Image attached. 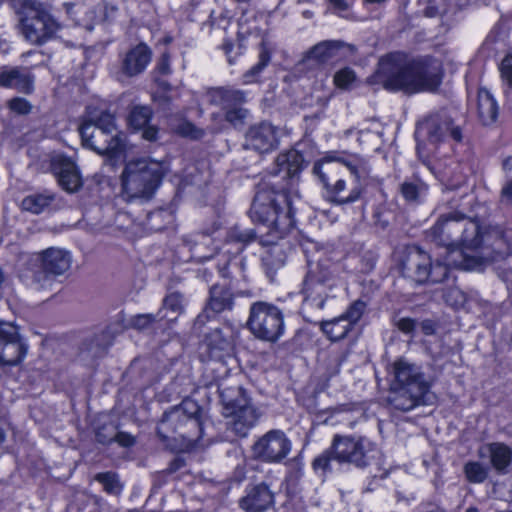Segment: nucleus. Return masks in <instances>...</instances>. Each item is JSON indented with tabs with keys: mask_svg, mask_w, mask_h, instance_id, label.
<instances>
[{
	"mask_svg": "<svg viewBox=\"0 0 512 512\" xmlns=\"http://www.w3.org/2000/svg\"><path fill=\"white\" fill-rule=\"evenodd\" d=\"M280 172L262 179L256 185V192L250 208L253 221L262 224L260 232L262 245H274L284 238L295 226L293 198L298 196L294 188L298 175L304 167V157L297 150H290L277 157Z\"/></svg>",
	"mask_w": 512,
	"mask_h": 512,
	"instance_id": "f257e3e1",
	"label": "nucleus"
},
{
	"mask_svg": "<svg viewBox=\"0 0 512 512\" xmlns=\"http://www.w3.org/2000/svg\"><path fill=\"white\" fill-rule=\"evenodd\" d=\"M442 78L443 68L437 59L428 56L409 59L404 53L394 52L379 60L368 82L380 84L388 91L416 94L436 91Z\"/></svg>",
	"mask_w": 512,
	"mask_h": 512,
	"instance_id": "f03ea898",
	"label": "nucleus"
},
{
	"mask_svg": "<svg viewBox=\"0 0 512 512\" xmlns=\"http://www.w3.org/2000/svg\"><path fill=\"white\" fill-rule=\"evenodd\" d=\"M332 460L362 470L373 466L380 469L383 454L377 444L365 436L335 434L329 448L313 460L312 467L325 474L331 471Z\"/></svg>",
	"mask_w": 512,
	"mask_h": 512,
	"instance_id": "7ed1b4c3",
	"label": "nucleus"
},
{
	"mask_svg": "<svg viewBox=\"0 0 512 512\" xmlns=\"http://www.w3.org/2000/svg\"><path fill=\"white\" fill-rule=\"evenodd\" d=\"M447 206L451 211L441 214L437 222L426 232V239L448 249L462 248L464 255L466 251L475 249L479 244L477 236L480 233V223L460 211L459 200H448Z\"/></svg>",
	"mask_w": 512,
	"mask_h": 512,
	"instance_id": "20e7f679",
	"label": "nucleus"
},
{
	"mask_svg": "<svg viewBox=\"0 0 512 512\" xmlns=\"http://www.w3.org/2000/svg\"><path fill=\"white\" fill-rule=\"evenodd\" d=\"M83 145L111 158L123 153L126 135L118 132L114 116L106 110L87 108V117L79 127Z\"/></svg>",
	"mask_w": 512,
	"mask_h": 512,
	"instance_id": "39448f33",
	"label": "nucleus"
},
{
	"mask_svg": "<svg viewBox=\"0 0 512 512\" xmlns=\"http://www.w3.org/2000/svg\"><path fill=\"white\" fill-rule=\"evenodd\" d=\"M165 173L161 162L138 158L126 163L121 174L122 192L128 199L152 197Z\"/></svg>",
	"mask_w": 512,
	"mask_h": 512,
	"instance_id": "423d86ee",
	"label": "nucleus"
},
{
	"mask_svg": "<svg viewBox=\"0 0 512 512\" xmlns=\"http://www.w3.org/2000/svg\"><path fill=\"white\" fill-rule=\"evenodd\" d=\"M202 409L190 398L184 399L179 405L164 413L158 427L159 437L165 441L170 433H178L189 442H193L202 434Z\"/></svg>",
	"mask_w": 512,
	"mask_h": 512,
	"instance_id": "0eeeda50",
	"label": "nucleus"
},
{
	"mask_svg": "<svg viewBox=\"0 0 512 512\" xmlns=\"http://www.w3.org/2000/svg\"><path fill=\"white\" fill-rule=\"evenodd\" d=\"M479 244L471 249L472 255L464 253L461 266L466 270L479 268L484 262L505 260L512 254L510 237L499 226H481Z\"/></svg>",
	"mask_w": 512,
	"mask_h": 512,
	"instance_id": "6e6552de",
	"label": "nucleus"
},
{
	"mask_svg": "<svg viewBox=\"0 0 512 512\" xmlns=\"http://www.w3.org/2000/svg\"><path fill=\"white\" fill-rule=\"evenodd\" d=\"M350 170L357 180L366 178L370 173L368 161L359 156L353 155L349 158L325 157L314 163L313 174L318 178L324 190L326 200L330 198L335 190L343 187L344 168Z\"/></svg>",
	"mask_w": 512,
	"mask_h": 512,
	"instance_id": "1a4fd4ad",
	"label": "nucleus"
},
{
	"mask_svg": "<svg viewBox=\"0 0 512 512\" xmlns=\"http://www.w3.org/2000/svg\"><path fill=\"white\" fill-rule=\"evenodd\" d=\"M332 264L328 259L319 260L315 264L309 263V270L304 279L302 293L304 299L301 310L306 318L313 316L323 309L328 292L332 287Z\"/></svg>",
	"mask_w": 512,
	"mask_h": 512,
	"instance_id": "9d476101",
	"label": "nucleus"
},
{
	"mask_svg": "<svg viewBox=\"0 0 512 512\" xmlns=\"http://www.w3.org/2000/svg\"><path fill=\"white\" fill-rule=\"evenodd\" d=\"M20 14L21 34L30 44L46 43L59 29L58 23L44 4L35 0H26Z\"/></svg>",
	"mask_w": 512,
	"mask_h": 512,
	"instance_id": "9b49d317",
	"label": "nucleus"
},
{
	"mask_svg": "<svg viewBox=\"0 0 512 512\" xmlns=\"http://www.w3.org/2000/svg\"><path fill=\"white\" fill-rule=\"evenodd\" d=\"M247 327L257 339L274 343L284 333L283 313L272 303L254 302L250 306Z\"/></svg>",
	"mask_w": 512,
	"mask_h": 512,
	"instance_id": "f8f14e48",
	"label": "nucleus"
},
{
	"mask_svg": "<svg viewBox=\"0 0 512 512\" xmlns=\"http://www.w3.org/2000/svg\"><path fill=\"white\" fill-rule=\"evenodd\" d=\"M401 270L405 277L417 284L441 283L449 273L448 266L440 261L433 262L431 256L417 246L407 250Z\"/></svg>",
	"mask_w": 512,
	"mask_h": 512,
	"instance_id": "ddd939ff",
	"label": "nucleus"
},
{
	"mask_svg": "<svg viewBox=\"0 0 512 512\" xmlns=\"http://www.w3.org/2000/svg\"><path fill=\"white\" fill-rule=\"evenodd\" d=\"M415 134L434 146L449 141L460 143L463 140L461 125L445 111L430 114L420 121Z\"/></svg>",
	"mask_w": 512,
	"mask_h": 512,
	"instance_id": "4468645a",
	"label": "nucleus"
},
{
	"mask_svg": "<svg viewBox=\"0 0 512 512\" xmlns=\"http://www.w3.org/2000/svg\"><path fill=\"white\" fill-rule=\"evenodd\" d=\"M292 443L284 431L272 429L261 436L252 446L254 456L266 463H280L287 457Z\"/></svg>",
	"mask_w": 512,
	"mask_h": 512,
	"instance_id": "2eb2a0df",
	"label": "nucleus"
},
{
	"mask_svg": "<svg viewBox=\"0 0 512 512\" xmlns=\"http://www.w3.org/2000/svg\"><path fill=\"white\" fill-rule=\"evenodd\" d=\"M27 349L18 327L10 322H0V365H18L25 358Z\"/></svg>",
	"mask_w": 512,
	"mask_h": 512,
	"instance_id": "dca6fc26",
	"label": "nucleus"
},
{
	"mask_svg": "<svg viewBox=\"0 0 512 512\" xmlns=\"http://www.w3.org/2000/svg\"><path fill=\"white\" fill-rule=\"evenodd\" d=\"M279 128L263 121L249 128L246 133L245 146L259 153H268L278 147Z\"/></svg>",
	"mask_w": 512,
	"mask_h": 512,
	"instance_id": "f3484780",
	"label": "nucleus"
},
{
	"mask_svg": "<svg viewBox=\"0 0 512 512\" xmlns=\"http://www.w3.org/2000/svg\"><path fill=\"white\" fill-rule=\"evenodd\" d=\"M258 417L256 409L246 401L235 407L226 404V430H230L235 436L246 437Z\"/></svg>",
	"mask_w": 512,
	"mask_h": 512,
	"instance_id": "a211bd4d",
	"label": "nucleus"
},
{
	"mask_svg": "<svg viewBox=\"0 0 512 512\" xmlns=\"http://www.w3.org/2000/svg\"><path fill=\"white\" fill-rule=\"evenodd\" d=\"M392 374L391 383L430 391L431 383L426 379L422 368L415 363L398 359L392 365Z\"/></svg>",
	"mask_w": 512,
	"mask_h": 512,
	"instance_id": "6ab92c4d",
	"label": "nucleus"
},
{
	"mask_svg": "<svg viewBox=\"0 0 512 512\" xmlns=\"http://www.w3.org/2000/svg\"><path fill=\"white\" fill-rule=\"evenodd\" d=\"M428 393L427 390L390 383L387 403L395 410L408 412L426 404L425 397Z\"/></svg>",
	"mask_w": 512,
	"mask_h": 512,
	"instance_id": "aec40b11",
	"label": "nucleus"
},
{
	"mask_svg": "<svg viewBox=\"0 0 512 512\" xmlns=\"http://www.w3.org/2000/svg\"><path fill=\"white\" fill-rule=\"evenodd\" d=\"M275 504V493L264 482L249 485L239 499V507L245 512H266Z\"/></svg>",
	"mask_w": 512,
	"mask_h": 512,
	"instance_id": "412c9836",
	"label": "nucleus"
},
{
	"mask_svg": "<svg viewBox=\"0 0 512 512\" xmlns=\"http://www.w3.org/2000/svg\"><path fill=\"white\" fill-rule=\"evenodd\" d=\"M42 268L44 272L34 275V281L44 286L46 274L62 275L71 267V254L61 248H48L41 253Z\"/></svg>",
	"mask_w": 512,
	"mask_h": 512,
	"instance_id": "4be33fe9",
	"label": "nucleus"
},
{
	"mask_svg": "<svg viewBox=\"0 0 512 512\" xmlns=\"http://www.w3.org/2000/svg\"><path fill=\"white\" fill-rule=\"evenodd\" d=\"M344 50L353 52L354 46L339 40L321 41L305 53L303 62L314 61L318 65L328 64L344 57Z\"/></svg>",
	"mask_w": 512,
	"mask_h": 512,
	"instance_id": "5701e85b",
	"label": "nucleus"
},
{
	"mask_svg": "<svg viewBox=\"0 0 512 512\" xmlns=\"http://www.w3.org/2000/svg\"><path fill=\"white\" fill-rule=\"evenodd\" d=\"M34 79V75L26 67L3 68L0 71L1 87L15 89L24 94L32 93Z\"/></svg>",
	"mask_w": 512,
	"mask_h": 512,
	"instance_id": "b1692460",
	"label": "nucleus"
},
{
	"mask_svg": "<svg viewBox=\"0 0 512 512\" xmlns=\"http://www.w3.org/2000/svg\"><path fill=\"white\" fill-rule=\"evenodd\" d=\"M152 58L151 49L140 43L129 49L122 58L121 71L129 77H134L145 71Z\"/></svg>",
	"mask_w": 512,
	"mask_h": 512,
	"instance_id": "393cba45",
	"label": "nucleus"
},
{
	"mask_svg": "<svg viewBox=\"0 0 512 512\" xmlns=\"http://www.w3.org/2000/svg\"><path fill=\"white\" fill-rule=\"evenodd\" d=\"M153 112L150 107L143 105L133 106L128 116V124L134 130H142V138L153 142L158 139L159 129L151 125Z\"/></svg>",
	"mask_w": 512,
	"mask_h": 512,
	"instance_id": "a878e982",
	"label": "nucleus"
},
{
	"mask_svg": "<svg viewBox=\"0 0 512 512\" xmlns=\"http://www.w3.org/2000/svg\"><path fill=\"white\" fill-rule=\"evenodd\" d=\"M60 186L68 192H74L81 186V177L73 161L59 157L54 164Z\"/></svg>",
	"mask_w": 512,
	"mask_h": 512,
	"instance_id": "bb28decb",
	"label": "nucleus"
},
{
	"mask_svg": "<svg viewBox=\"0 0 512 512\" xmlns=\"http://www.w3.org/2000/svg\"><path fill=\"white\" fill-rule=\"evenodd\" d=\"M244 101L243 92L226 90V121L234 127H242L249 116V111L241 106Z\"/></svg>",
	"mask_w": 512,
	"mask_h": 512,
	"instance_id": "cd10ccee",
	"label": "nucleus"
},
{
	"mask_svg": "<svg viewBox=\"0 0 512 512\" xmlns=\"http://www.w3.org/2000/svg\"><path fill=\"white\" fill-rule=\"evenodd\" d=\"M490 463L494 470L501 475L508 473L512 463V449L504 443L493 442L486 445Z\"/></svg>",
	"mask_w": 512,
	"mask_h": 512,
	"instance_id": "c85d7f7f",
	"label": "nucleus"
},
{
	"mask_svg": "<svg viewBox=\"0 0 512 512\" xmlns=\"http://www.w3.org/2000/svg\"><path fill=\"white\" fill-rule=\"evenodd\" d=\"M477 112L480 121L484 125L494 123L498 117V105L492 94L485 88H481L477 95Z\"/></svg>",
	"mask_w": 512,
	"mask_h": 512,
	"instance_id": "c756f323",
	"label": "nucleus"
},
{
	"mask_svg": "<svg viewBox=\"0 0 512 512\" xmlns=\"http://www.w3.org/2000/svg\"><path fill=\"white\" fill-rule=\"evenodd\" d=\"M360 181L361 179L357 180L355 178V183L348 184L343 178V187L340 188L341 190H335L328 201L340 206L358 201L364 193V188Z\"/></svg>",
	"mask_w": 512,
	"mask_h": 512,
	"instance_id": "7c9ffc66",
	"label": "nucleus"
},
{
	"mask_svg": "<svg viewBox=\"0 0 512 512\" xmlns=\"http://www.w3.org/2000/svg\"><path fill=\"white\" fill-rule=\"evenodd\" d=\"M320 327L322 332L334 342L344 339L352 329L349 321L341 316L332 320L322 321Z\"/></svg>",
	"mask_w": 512,
	"mask_h": 512,
	"instance_id": "2f4dec72",
	"label": "nucleus"
},
{
	"mask_svg": "<svg viewBox=\"0 0 512 512\" xmlns=\"http://www.w3.org/2000/svg\"><path fill=\"white\" fill-rule=\"evenodd\" d=\"M166 311L165 314L160 316V319H167L168 321H175L177 317L184 311V298L178 292L168 294L164 300L162 309L159 313Z\"/></svg>",
	"mask_w": 512,
	"mask_h": 512,
	"instance_id": "473e14b6",
	"label": "nucleus"
},
{
	"mask_svg": "<svg viewBox=\"0 0 512 512\" xmlns=\"http://www.w3.org/2000/svg\"><path fill=\"white\" fill-rule=\"evenodd\" d=\"M271 61V51L267 47L264 41L260 44V51L258 56V62L252 66L243 75L245 83L257 82L263 70L268 66Z\"/></svg>",
	"mask_w": 512,
	"mask_h": 512,
	"instance_id": "72a5a7b5",
	"label": "nucleus"
},
{
	"mask_svg": "<svg viewBox=\"0 0 512 512\" xmlns=\"http://www.w3.org/2000/svg\"><path fill=\"white\" fill-rule=\"evenodd\" d=\"M98 9L100 15H97L95 11H91L88 13L89 22L83 23L87 30L93 29V23L114 21L119 13L117 5L108 2L100 4L98 6Z\"/></svg>",
	"mask_w": 512,
	"mask_h": 512,
	"instance_id": "f704fd0d",
	"label": "nucleus"
},
{
	"mask_svg": "<svg viewBox=\"0 0 512 512\" xmlns=\"http://www.w3.org/2000/svg\"><path fill=\"white\" fill-rule=\"evenodd\" d=\"M399 191L407 202L416 203L426 193L427 186L419 178H412L401 183Z\"/></svg>",
	"mask_w": 512,
	"mask_h": 512,
	"instance_id": "c9c22d12",
	"label": "nucleus"
},
{
	"mask_svg": "<svg viewBox=\"0 0 512 512\" xmlns=\"http://www.w3.org/2000/svg\"><path fill=\"white\" fill-rule=\"evenodd\" d=\"M490 468L479 461H467L463 465V474L470 484H482L489 477Z\"/></svg>",
	"mask_w": 512,
	"mask_h": 512,
	"instance_id": "e433bc0d",
	"label": "nucleus"
},
{
	"mask_svg": "<svg viewBox=\"0 0 512 512\" xmlns=\"http://www.w3.org/2000/svg\"><path fill=\"white\" fill-rule=\"evenodd\" d=\"M53 200V195L50 194H34L27 196L22 201L23 209L30 211L34 214L43 212Z\"/></svg>",
	"mask_w": 512,
	"mask_h": 512,
	"instance_id": "4c0bfd02",
	"label": "nucleus"
},
{
	"mask_svg": "<svg viewBox=\"0 0 512 512\" xmlns=\"http://www.w3.org/2000/svg\"><path fill=\"white\" fill-rule=\"evenodd\" d=\"M262 264L267 275L272 279L276 271L284 265V259L281 257L280 250L277 248L268 250L262 257Z\"/></svg>",
	"mask_w": 512,
	"mask_h": 512,
	"instance_id": "58836bf2",
	"label": "nucleus"
},
{
	"mask_svg": "<svg viewBox=\"0 0 512 512\" xmlns=\"http://www.w3.org/2000/svg\"><path fill=\"white\" fill-rule=\"evenodd\" d=\"M466 173L459 163H453V167L443 172L442 178L449 189L461 187L466 182Z\"/></svg>",
	"mask_w": 512,
	"mask_h": 512,
	"instance_id": "ea45409f",
	"label": "nucleus"
},
{
	"mask_svg": "<svg viewBox=\"0 0 512 512\" xmlns=\"http://www.w3.org/2000/svg\"><path fill=\"white\" fill-rule=\"evenodd\" d=\"M224 311L222 289L214 286L210 290V301L205 309L207 318H215Z\"/></svg>",
	"mask_w": 512,
	"mask_h": 512,
	"instance_id": "a19ab883",
	"label": "nucleus"
},
{
	"mask_svg": "<svg viewBox=\"0 0 512 512\" xmlns=\"http://www.w3.org/2000/svg\"><path fill=\"white\" fill-rule=\"evenodd\" d=\"M94 479L103 485L104 490L109 494L117 495L122 490L118 476L113 472L98 473Z\"/></svg>",
	"mask_w": 512,
	"mask_h": 512,
	"instance_id": "79ce46f5",
	"label": "nucleus"
},
{
	"mask_svg": "<svg viewBox=\"0 0 512 512\" xmlns=\"http://www.w3.org/2000/svg\"><path fill=\"white\" fill-rule=\"evenodd\" d=\"M174 131L186 138H190L192 140H198L204 136V130L196 127L192 122L187 120L180 121L175 127Z\"/></svg>",
	"mask_w": 512,
	"mask_h": 512,
	"instance_id": "37998d69",
	"label": "nucleus"
},
{
	"mask_svg": "<svg viewBox=\"0 0 512 512\" xmlns=\"http://www.w3.org/2000/svg\"><path fill=\"white\" fill-rule=\"evenodd\" d=\"M254 238V235L248 231H241L237 226L232 227L226 235V243L235 242L239 244L236 248L235 253L241 251L244 245L250 242Z\"/></svg>",
	"mask_w": 512,
	"mask_h": 512,
	"instance_id": "c03bdc74",
	"label": "nucleus"
},
{
	"mask_svg": "<svg viewBox=\"0 0 512 512\" xmlns=\"http://www.w3.org/2000/svg\"><path fill=\"white\" fill-rule=\"evenodd\" d=\"M365 308L366 303L361 300H357L349 306V308L346 310L344 314L341 315V317L349 321L350 326L353 328V326L358 322V320L363 315Z\"/></svg>",
	"mask_w": 512,
	"mask_h": 512,
	"instance_id": "a18cd8bd",
	"label": "nucleus"
},
{
	"mask_svg": "<svg viewBox=\"0 0 512 512\" xmlns=\"http://www.w3.org/2000/svg\"><path fill=\"white\" fill-rule=\"evenodd\" d=\"M355 78V72L346 67L335 73L334 83L338 88L347 89L355 81Z\"/></svg>",
	"mask_w": 512,
	"mask_h": 512,
	"instance_id": "49530a36",
	"label": "nucleus"
},
{
	"mask_svg": "<svg viewBox=\"0 0 512 512\" xmlns=\"http://www.w3.org/2000/svg\"><path fill=\"white\" fill-rule=\"evenodd\" d=\"M500 77L504 85L512 88V53L507 54L499 65Z\"/></svg>",
	"mask_w": 512,
	"mask_h": 512,
	"instance_id": "de8ad7c7",
	"label": "nucleus"
},
{
	"mask_svg": "<svg viewBox=\"0 0 512 512\" xmlns=\"http://www.w3.org/2000/svg\"><path fill=\"white\" fill-rule=\"evenodd\" d=\"M426 14L430 17L445 13L449 6V0H427Z\"/></svg>",
	"mask_w": 512,
	"mask_h": 512,
	"instance_id": "09e8293b",
	"label": "nucleus"
},
{
	"mask_svg": "<svg viewBox=\"0 0 512 512\" xmlns=\"http://www.w3.org/2000/svg\"><path fill=\"white\" fill-rule=\"evenodd\" d=\"M8 107L14 113L19 115L28 114L31 111V104L24 98L16 97L9 101Z\"/></svg>",
	"mask_w": 512,
	"mask_h": 512,
	"instance_id": "8fccbe9b",
	"label": "nucleus"
},
{
	"mask_svg": "<svg viewBox=\"0 0 512 512\" xmlns=\"http://www.w3.org/2000/svg\"><path fill=\"white\" fill-rule=\"evenodd\" d=\"M156 317L152 314H140L131 319V326L138 330H145L154 323Z\"/></svg>",
	"mask_w": 512,
	"mask_h": 512,
	"instance_id": "3c124183",
	"label": "nucleus"
},
{
	"mask_svg": "<svg viewBox=\"0 0 512 512\" xmlns=\"http://www.w3.org/2000/svg\"><path fill=\"white\" fill-rule=\"evenodd\" d=\"M114 431H115V428L113 425H109L108 427H103L101 429H99L97 432H96V438L98 440V442L102 443V444H109L111 442L114 441Z\"/></svg>",
	"mask_w": 512,
	"mask_h": 512,
	"instance_id": "603ef678",
	"label": "nucleus"
},
{
	"mask_svg": "<svg viewBox=\"0 0 512 512\" xmlns=\"http://www.w3.org/2000/svg\"><path fill=\"white\" fill-rule=\"evenodd\" d=\"M170 86L168 84H165V91L161 93H156L153 97V100L163 108H166L169 106V104L173 101L174 97L173 95L169 94Z\"/></svg>",
	"mask_w": 512,
	"mask_h": 512,
	"instance_id": "864d4df0",
	"label": "nucleus"
},
{
	"mask_svg": "<svg viewBox=\"0 0 512 512\" xmlns=\"http://www.w3.org/2000/svg\"><path fill=\"white\" fill-rule=\"evenodd\" d=\"M500 199L503 204L512 205V177L503 184Z\"/></svg>",
	"mask_w": 512,
	"mask_h": 512,
	"instance_id": "5fc2aeb1",
	"label": "nucleus"
},
{
	"mask_svg": "<svg viewBox=\"0 0 512 512\" xmlns=\"http://www.w3.org/2000/svg\"><path fill=\"white\" fill-rule=\"evenodd\" d=\"M114 441L123 447H130L134 444V437L125 432L114 431Z\"/></svg>",
	"mask_w": 512,
	"mask_h": 512,
	"instance_id": "6e6d98bb",
	"label": "nucleus"
},
{
	"mask_svg": "<svg viewBox=\"0 0 512 512\" xmlns=\"http://www.w3.org/2000/svg\"><path fill=\"white\" fill-rule=\"evenodd\" d=\"M156 70L161 75H168L171 73L170 59L167 53H164L156 65Z\"/></svg>",
	"mask_w": 512,
	"mask_h": 512,
	"instance_id": "4d7b16f0",
	"label": "nucleus"
},
{
	"mask_svg": "<svg viewBox=\"0 0 512 512\" xmlns=\"http://www.w3.org/2000/svg\"><path fill=\"white\" fill-rule=\"evenodd\" d=\"M85 352L94 358L101 356L105 352V348L98 343L94 345V340H92L91 344H85V348L82 350V353Z\"/></svg>",
	"mask_w": 512,
	"mask_h": 512,
	"instance_id": "13d9d810",
	"label": "nucleus"
},
{
	"mask_svg": "<svg viewBox=\"0 0 512 512\" xmlns=\"http://www.w3.org/2000/svg\"><path fill=\"white\" fill-rule=\"evenodd\" d=\"M396 326L403 333H411L415 329V320L412 318H401L397 321Z\"/></svg>",
	"mask_w": 512,
	"mask_h": 512,
	"instance_id": "bf43d9fd",
	"label": "nucleus"
},
{
	"mask_svg": "<svg viewBox=\"0 0 512 512\" xmlns=\"http://www.w3.org/2000/svg\"><path fill=\"white\" fill-rule=\"evenodd\" d=\"M374 224L381 229H385L389 225V219L385 216V212L381 209H376L373 213Z\"/></svg>",
	"mask_w": 512,
	"mask_h": 512,
	"instance_id": "052dcab7",
	"label": "nucleus"
},
{
	"mask_svg": "<svg viewBox=\"0 0 512 512\" xmlns=\"http://www.w3.org/2000/svg\"><path fill=\"white\" fill-rule=\"evenodd\" d=\"M206 99L211 104H219L221 105L224 100V93L221 89H211L207 95Z\"/></svg>",
	"mask_w": 512,
	"mask_h": 512,
	"instance_id": "680f3d73",
	"label": "nucleus"
},
{
	"mask_svg": "<svg viewBox=\"0 0 512 512\" xmlns=\"http://www.w3.org/2000/svg\"><path fill=\"white\" fill-rule=\"evenodd\" d=\"M246 478L245 470L243 467L238 466L235 471L233 472V475L231 476L229 480V484H240L244 479Z\"/></svg>",
	"mask_w": 512,
	"mask_h": 512,
	"instance_id": "e2e57ef3",
	"label": "nucleus"
},
{
	"mask_svg": "<svg viewBox=\"0 0 512 512\" xmlns=\"http://www.w3.org/2000/svg\"><path fill=\"white\" fill-rule=\"evenodd\" d=\"M332 8L338 12L347 11L350 4L347 0H328Z\"/></svg>",
	"mask_w": 512,
	"mask_h": 512,
	"instance_id": "0e129e2a",
	"label": "nucleus"
},
{
	"mask_svg": "<svg viewBox=\"0 0 512 512\" xmlns=\"http://www.w3.org/2000/svg\"><path fill=\"white\" fill-rule=\"evenodd\" d=\"M421 328L425 335H432L435 331L434 324L429 320L423 321Z\"/></svg>",
	"mask_w": 512,
	"mask_h": 512,
	"instance_id": "69168bd1",
	"label": "nucleus"
},
{
	"mask_svg": "<svg viewBox=\"0 0 512 512\" xmlns=\"http://www.w3.org/2000/svg\"><path fill=\"white\" fill-rule=\"evenodd\" d=\"M502 168L506 172L512 171V156H508L502 161Z\"/></svg>",
	"mask_w": 512,
	"mask_h": 512,
	"instance_id": "338daca9",
	"label": "nucleus"
},
{
	"mask_svg": "<svg viewBox=\"0 0 512 512\" xmlns=\"http://www.w3.org/2000/svg\"><path fill=\"white\" fill-rule=\"evenodd\" d=\"M501 276L505 282H512V269L504 271Z\"/></svg>",
	"mask_w": 512,
	"mask_h": 512,
	"instance_id": "774afa93",
	"label": "nucleus"
}]
</instances>
